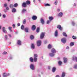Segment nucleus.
<instances>
[{"instance_id": "obj_46", "label": "nucleus", "mask_w": 77, "mask_h": 77, "mask_svg": "<svg viewBox=\"0 0 77 77\" xmlns=\"http://www.w3.org/2000/svg\"><path fill=\"white\" fill-rule=\"evenodd\" d=\"M39 31V28H37L36 30V32L37 33H38Z\"/></svg>"}, {"instance_id": "obj_27", "label": "nucleus", "mask_w": 77, "mask_h": 77, "mask_svg": "<svg viewBox=\"0 0 77 77\" xmlns=\"http://www.w3.org/2000/svg\"><path fill=\"white\" fill-rule=\"evenodd\" d=\"M74 45V42H71L70 44V47H72V46H73V45Z\"/></svg>"}, {"instance_id": "obj_62", "label": "nucleus", "mask_w": 77, "mask_h": 77, "mask_svg": "<svg viewBox=\"0 0 77 77\" xmlns=\"http://www.w3.org/2000/svg\"><path fill=\"white\" fill-rule=\"evenodd\" d=\"M1 28H2V26H0V29H1Z\"/></svg>"}, {"instance_id": "obj_63", "label": "nucleus", "mask_w": 77, "mask_h": 77, "mask_svg": "<svg viewBox=\"0 0 77 77\" xmlns=\"http://www.w3.org/2000/svg\"><path fill=\"white\" fill-rule=\"evenodd\" d=\"M38 77H41V75H39Z\"/></svg>"}, {"instance_id": "obj_9", "label": "nucleus", "mask_w": 77, "mask_h": 77, "mask_svg": "<svg viewBox=\"0 0 77 77\" xmlns=\"http://www.w3.org/2000/svg\"><path fill=\"white\" fill-rule=\"evenodd\" d=\"M54 35L55 37H57V36H58V31L57 30L55 32Z\"/></svg>"}, {"instance_id": "obj_4", "label": "nucleus", "mask_w": 77, "mask_h": 77, "mask_svg": "<svg viewBox=\"0 0 77 77\" xmlns=\"http://www.w3.org/2000/svg\"><path fill=\"white\" fill-rule=\"evenodd\" d=\"M30 68L32 70H34L35 69V66L33 64H31L30 65Z\"/></svg>"}, {"instance_id": "obj_35", "label": "nucleus", "mask_w": 77, "mask_h": 77, "mask_svg": "<svg viewBox=\"0 0 77 77\" xmlns=\"http://www.w3.org/2000/svg\"><path fill=\"white\" fill-rule=\"evenodd\" d=\"M27 10H26V9H23L22 11V13H24V12H26V11Z\"/></svg>"}, {"instance_id": "obj_43", "label": "nucleus", "mask_w": 77, "mask_h": 77, "mask_svg": "<svg viewBox=\"0 0 77 77\" xmlns=\"http://www.w3.org/2000/svg\"><path fill=\"white\" fill-rule=\"evenodd\" d=\"M26 20L25 19L23 21V24H26Z\"/></svg>"}, {"instance_id": "obj_31", "label": "nucleus", "mask_w": 77, "mask_h": 77, "mask_svg": "<svg viewBox=\"0 0 77 77\" xmlns=\"http://www.w3.org/2000/svg\"><path fill=\"white\" fill-rule=\"evenodd\" d=\"M73 68H74L75 69H77V64H75L74 65Z\"/></svg>"}, {"instance_id": "obj_57", "label": "nucleus", "mask_w": 77, "mask_h": 77, "mask_svg": "<svg viewBox=\"0 0 77 77\" xmlns=\"http://www.w3.org/2000/svg\"><path fill=\"white\" fill-rule=\"evenodd\" d=\"M60 9H58L57 10V11H60Z\"/></svg>"}, {"instance_id": "obj_64", "label": "nucleus", "mask_w": 77, "mask_h": 77, "mask_svg": "<svg viewBox=\"0 0 77 77\" xmlns=\"http://www.w3.org/2000/svg\"><path fill=\"white\" fill-rule=\"evenodd\" d=\"M12 58L11 57H10V59H12Z\"/></svg>"}, {"instance_id": "obj_17", "label": "nucleus", "mask_w": 77, "mask_h": 77, "mask_svg": "<svg viewBox=\"0 0 77 77\" xmlns=\"http://www.w3.org/2000/svg\"><path fill=\"white\" fill-rule=\"evenodd\" d=\"M32 19L33 20H35L37 19V17L36 16H33L32 17Z\"/></svg>"}, {"instance_id": "obj_11", "label": "nucleus", "mask_w": 77, "mask_h": 77, "mask_svg": "<svg viewBox=\"0 0 77 77\" xmlns=\"http://www.w3.org/2000/svg\"><path fill=\"white\" fill-rule=\"evenodd\" d=\"M72 60H75L76 62H77V57L73 56L72 57Z\"/></svg>"}, {"instance_id": "obj_3", "label": "nucleus", "mask_w": 77, "mask_h": 77, "mask_svg": "<svg viewBox=\"0 0 77 77\" xmlns=\"http://www.w3.org/2000/svg\"><path fill=\"white\" fill-rule=\"evenodd\" d=\"M37 46L39 47L41 45V40H38L37 42Z\"/></svg>"}, {"instance_id": "obj_18", "label": "nucleus", "mask_w": 77, "mask_h": 77, "mask_svg": "<svg viewBox=\"0 0 77 77\" xmlns=\"http://www.w3.org/2000/svg\"><path fill=\"white\" fill-rule=\"evenodd\" d=\"M17 44L19 45H21V41L20 40H18L17 41Z\"/></svg>"}, {"instance_id": "obj_36", "label": "nucleus", "mask_w": 77, "mask_h": 77, "mask_svg": "<svg viewBox=\"0 0 77 77\" xmlns=\"http://www.w3.org/2000/svg\"><path fill=\"white\" fill-rule=\"evenodd\" d=\"M31 39H34V36L33 35H31L30 36Z\"/></svg>"}, {"instance_id": "obj_26", "label": "nucleus", "mask_w": 77, "mask_h": 77, "mask_svg": "<svg viewBox=\"0 0 77 77\" xmlns=\"http://www.w3.org/2000/svg\"><path fill=\"white\" fill-rule=\"evenodd\" d=\"M32 49H35V45L34 44H32L31 46Z\"/></svg>"}, {"instance_id": "obj_37", "label": "nucleus", "mask_w": 77, "mask_h": 77, "mask_svg": "<svg viewBox=\"0 0 77 77\" xmlns=\"http://www.w3.org/2000/svg\"><path fill=\"white\" fill-rule=\"evenodd\" d=\"M12 27H9L8 28L9 30H10L11 32H12Z\"/></svg>"}, {"instance_id": "obj_50", "label": "nucleus", "mask_w": 77, "mask_h": 77, "mask_svg": "<svg viewBox=\"0 0 77 77\" xmlns=\"http://www.w3.org/2000/svg\"><path fill=\"white\" fill-rule=\"evenodd\" d=\"M5 38L6 39H8V37L7 35L5 36Z\"/></svg>"}, {"instance_id": "obj_29", "label": "nucleus", "mask_w": 77, "mask_h": 77, "mask_svg": "<svg viewBox=\"0 0 77 77\" xmlns=\"http://www.w3.org/2000/svg\"><path fill=\"white\" fill-rule=\"evenodd\" d=\"M65 75V72H62V77H64Z\"/></svg>"}, {"instance_id": "obj_23", "label": "nucleus", "mask_w": 77, "mask_h": 77, "mask_svg": "<svg viewBox=\"0 0 77 77\" xmlns=\"http://www.w3.org/2000/svg\"><path fill=\"white\" fill-rule=\"evenodd\" d=\"M33 60L34 62H37L38 60V58L37 57H35L33 59Z\"/></svg>"}, {"instance_id": "obj_34", "label": "nucleus", "mask_w": 77, "mask_h": 77, "mask_svg": "<svg viewBox=\"0 0 77 77\" xmlns=\"http://www.w3.org/2000/svg\"><path fill=\"white\" fill-rule=\"evenodd\" d=\"M52 47V46H51V45H49L48 47V48L49 49L51 48Z\"/></svg>"}, {"instance_id": "obj_55", "label": "nucleus", "mask_w": 77, "mask_h": 77, "mask_svg": "<svg viewBox=\"0 0 77 77\" xmlns=\"http://www.w3.org/2000/svg\"><path fill=\"white\" fill-rule=\"evenodd\" d=\"M8 36L10 37H11V34H8Z\"/></svg>"}, {"instance_id": "obj_39", "label": "nucleus", "mask_w": 77, "mask_h": 77, "mask_svg": "<svg viewBox=\"0 0 77 77\" xmlns=\"http://www.w3.org/2000/svg\"><path fill=\"white\" fill-rule=\"evenodd\" d=\"M18 4L17 3L15 4L14 5V8H16V7H17L18 6Z\"/></svg>"}, {"instance_id": "obj_28", "label": "nucleus", "mask_w": 77, "mask_h": 77, "mask_svg": "<svg viewBox=\"0 0 77 77\" xmlns=\"http://www.w3.org/2000/svg\"><path fill=\"white\" fill-rule=\"evenodd\" d=\"M14 5H13V4H11L9 6V7H10V8H11V9H12V8H14Z\"/></svg>"}, {"instance_id": "obj_42", "label": "nucleus", "mask_w": 77, "mask_h": 77, "mask_svg": "<svg viewBox=\"0 0 77 77\" xmlns=\"http://www.w3.org/2000/svg\"><path fill=\"white\" fill-rule=\"evenodd\" d=\"M21 29L22 30H24V25H22L21 26Z\"/></svg>"}, {"instance_id": "obj_58", "label": "nucleus", "mask_w": 77, "mask_h": 77, "mask_svg": "<svg viewBox=\"0 0 77 77\" xmlns=\"http://www.w3.org/2000/svg\"><path fill=\"white\" fill-rule=\"evenodd\" d=\"M54 4H55V5H57V2H56V1L55 2Z\"/></svg>"}, {"instance_id": "obj_59", "label": "nucleus", "mask_w": 77, "mask_h": 77, "mask_svg": "<svg viewBox=\"0 0 77 77\" xmlns=\"http://www.w3.org/2000/svg\"><path fill=\"white\" fill-rule=\"evenodd\" d=\"M2 17V14L0 13V17Z\"/></svg>"}, {"instance_id": "obj_61", "label": "nucleus", "mask_w": 77, "mask_h": 77, "mask_svg": "<svg viewBox=\"0 0 77 77\" xmlns=\"http://www.w3.org/2000/svg\"><path fill=\"white\" fill-rule=\"evenodd\" d=\"M33 2H34V3H35V0H33Z\"/></svg>"}, {"instance_id": "obj_5", "label": "nucleus", "mask_w": 77, "mask_h": 77, "mask_svg": "<svg viewBox=\"0 0 77 77\" xmlns=\"http://www.w3.org/2000/svg\"><path fill=\"white\" fill-rule=\"evenodd\" d=\"M44 36H45V33L44 32H42L40 35L41 39H43L44 37Z\"/></svg>"}, {"instance_id": "obj_20", "label": "nucleus", "mask_w": 77, "mask_h": 77, "mask_svg": "<svg viewBox=\"0 0 77 77\" xmlns=\"http://www.w3.org/2000/svg\"><path fill=\"white\" fill-rule=\"evenodd\" d=\"M63 15V13L62 12H60L58 14V16L60 17H62Z\"/></svg>"}, {"instance_id": "obj_52", "label": "nucleus", "mask_w": 77, "mask_h": 77, "mask_svg": "<svg viewBox=\"0 0 77 77\" xmlns=\"http://www.w3.org/2000/svg\"><path fill=\"white\" fill-rule=\"evenodd\" d=\"M17 25L18 26H20V23H18V24H17Z\"/></svg>"}, {"instance_id": "obj_40", "label": "nucleus", "mask_w": 77, "mask_h": 77, "mask_svg": "<svg viewBox=\"0 0 77 77\" xmlns=\"http://www.w3.org/2000/svg\"><path fill=\"white\" fill-rule=\"evenodd\" d=\"M45 6H50V5L48 4H45Z\"/></svg>"}, {"instance_id": "obj_15", "label": "nucleus", "mask_w": 77, "mask_h": 77, "mask_svg": "<svg viewBox=\"0 0 77 77\" xmlns=\"http://www.w3.org/2000/svg\"><path fill=\"white\" fill-rule=\"evenodd\" d=\"M27 4H26V3L25 2H24L22 4V6L23 7H24V8H25V7H26L27 6Z\"/></svg>"}, {"instance_id": "obj_44", "label": "nucleus", "mask_w": 77, "mask_h": 77, "mask_svg": "<svg viewBox=\"0 0 77 77\" xmlns=\"http://www.w3.org/2000/svg\"><path fill=\"white\" fill-rule=\"evenodd\" d=\"M72 38L73 39H77V37L75 36H73Z\"/></svg>"}, {"instance_id": "obj_32", "label": "nucleus", "mask_w": 77, "mask_h": 77, "mask_svg": "<svg viewBox=\"0 0 77 77\" xmlns=\"http://www.w3.org/2000/svg\"><path fill=\"white\" fill-rule=\"evenodd\" d=\"M63 36H66V37L67 36V35H66V32H63Z\"/></svg>"}, {"instance_id": "obj_56", "label": "nucleus", "mask_w": 77, "mask_h": 77, "mask_svg": "<svg viewBox=\"0 0 77 77\" xmlns=\"http://www.w3.org/2000/svg\"><path fill=\"white\" fill-rule=\"evenodd\" d=\"M47 41H45L44 42L45 44H47Z\"/></svg>"}, {"instance_id": "obj_25", "label": "nucleus", "mask_w": 77, "mask_h": 77, "mask_svg": "<svg viewBox=\"0 0 77 77\" xmlns=\"http://www.w3.org/2000/svg\"><path fill=\"white\" fill-rule=\"evenodd\" d=\"M26 5H29L30 4V2L29 1H26Z\"/></svg>"}, {"instance_id": "obj_21", "label": "nucleus", "mask_w": 77, "mask_h": 77, "mask_svg": "<svg viewBox=\"0 0 77 77\" xmlns=\"http://www.w3.org/2000/svg\"><path fill=\"white\" fill-rule=\"evenodd\" d=\"M53 17H49V19L50 21H52L53 20Z\"/></svg>"}, {"instance_id": "obj_8", "label": "nucleus", "mask_w": 77, "mask_h": 77, "mask_svg": "<svg viewBox=\"0 0 77 77\" xmlns=\"http://www.w3.org/2000/svg\"><path fill=\"white\" fill-rule=\"evenodd\" d=\"M51 53H54H54H56V50L54 48H53L51 49Z\"/></svg>"}, {"instance_id": "obj_60", "label": "nucleus", "mask_w": 77, "mask_h": 77, "mask_svg": "<svg viewBox=\"0 0 77 77\" xmlns=\"http://www.w3.org/2000/svg\"><path fill=\"white\" fill-rule=\"evenodd\" d=\"M48 68L49 69H50V67L48 66Z\"/></svg>"}, {"instance_id": "obj_6", "label": "nucleus", "mask_w": 77, "mask_h": 77, "mask_svg": "<svg viewBox=\"0 0 77 77\" xmlns=\"http://www.w3.org/2000/svg\"><path fill=\"white\" fill-rule=\"evenodd\" d=\"M11 74L8 73L7 74L6 73H4L3 74V77H6L7 76H9V75H10Z\"/></svg>"}, {"instance_id": "obj_47", "label": "nucleus", "mask_w": 77, "mask_h": 77, "mask_svg": "<svg viewBox=\"0 0 77 77\" xmlns=\"http://www.w3.org/2000/svg\"><path fill=\"white\" fill-rule=\"evenodd\" d=\"M34 57H38V54H35L34 55Z\"/></svg>"}, {"instance_id": "obj_22", "label": "nucleus", "mask_w": 77, "mask_h": 77, "mask_svg": "<svg viewBox=\"0 0 77 77\" xmlns=\"http://www.w3.org/2000/svg\"><path fill=\"white\" fill-rule=\"evenodd\" d=\"M12 12H16V9L14 8H13L12 9Z\"/></svg>"}, {"instance_id": "obj_1", "label": "nucleus", "mask_w": 77, "mask_h": 77, "mask_svg": "<svg viewBox=\"0 0 77 77\" xmlns=\"http://www.w3.org/2000/svg\"><path fill=\"white\" fill-rule=\"evenodd\" d=\"M5 8H6V9H4V12L5 13H6V12H8V11L9 10V8L8 6V4L5 3L4 5Z\"/></svg>"}, {"instance_id": "obj_2", "label": "nucleus", "mask_w": 77, "mask_h": 77, "mask_svg": "<svg viewBox=\"0 0 77 77\" xmlns=\"http://www.w3.org/2000/svg\"><path fill=\"white\" fill-rule=\"evenodd\" d=\"M61 42L63 44H65L66 43V38H63L61 39Z\"/></svg>"}, {"instance_id": "obj_12", "label": "nucleus", "mask_w": 77, "mask_h": 77, "mask_svg": "<svg viewBox=\"0 0 77 77\" xmlns=\"http://www.w3.org/2000/svg\"><path fill=\"white\" fill-rule=\"evenodd\" d=\"M2 31L3 32L5 33H7V31L5 30V27H3L2 28Z\"/></svg>"}, {"instance_id": "obj_13", "label": "nucleus", "mask_w": 77, "mask_h": 77, "mask_svg": "<svg viewBox=\"0 0 77 77\" xmlns=\"http://www.w3.org/2000/svg\"><path fill=\"white\" fill-rule=\"evenodd\" d=\"M49 56L51 57H54L55 54L53 53H50L49 54Z\"/></svg>"}, {"instance_id": "obj_14", "label": "nucleus", "mask_w": 77, "mask_h": 77, "mask_svg": "<svg viewBox=\"0 0 77 77\" xmlns=\"http://www.w3.org/2000/svg\"><path fill=\"white\" fill-rule=\"evenodd\" d=\"M29 28L28 27H26L25 28V32H26V33H27L28 32H29Z\"/></svg>"}, {"instance_id": "obj_48", "label": "nucleus", "mask_w": 77, "mask_h": 77, "mask_svg": "<svg viewBox=\"0 0 77 77\" xmlns=\"http://www.w3.org/2000/svg\"><path fill=\"white\" fill-rule=\"evenodd\" d=\"M3 54H7V52H4L3 53Z\"/></svg>"}, {"instance_id": "obj_30", "label": "nucleus", "mask_w": 77, "mask_h": 77, "mask_svg": "<svg viewBox=\"0 0 77 77\" xmlns=\"http://www.w3.org/2000/svg\"><path fill=\"white\" fill-rule=\"evenodd\" d=\"M56 71V67H53L52 68V72H54Z\"/></svg>"}, {"instance_id": "obj_41", "label": "nucleus", "mask_w": 77, "mask_h": 77, "mask_svg": "<svg viewBox=\"0 0 77 77\" xmlns=\"http://www.w3.org/2000/svg\"><path fill=\"white\" fill-rule=\"evenodd\" d=\"M51 21L50 20H48L47 22V24H50V23Z\"/></svg>"}, {"instance_id": "obj_54", "label": "nucleus", "mask_w": 77, "mask_h": 77, "mask_svg": "<svg viewBox=\"0 0 77 77\" xmlns=\"http://www.w3.org/2000/svg\"><path fill=\"white\" fill-rule=\"evenodd\" d=\"M56 77H60V76H59V75H57Z\"/></svg>"}, {"instance_id": "obj_49", "label": "nucleus", "mask_w": 77, "mask_h": 77, "mask_svg": "<svg viewBox=\"0 0 77 77\" xmlns=\"http://www.w3.org/2000/svg\"><path fill=\"white\" fill-rule=\"evenodd\" d=\"M12 27H13V28H15V24H13Z\"/></svg>"}, {"instance_id": "obj_33", "label": "nucleus", "mask_w": 77, "mask_h": 77, "mask_svg": "<svg viewBox=\"0 0 77 77\" xmlns=\"http://www.w3.org/2000/svg\"><path fill=\"white\" fill-rule=\"evenodd\" d=\"M72 24L73 26H74L75 25V22L74 21H72Z\"/></svg>"}, {"instance_id": "obj_19", "label": "nucleus", "mask_w": 77, "mask_h": 77, "mask_svg": "<svg viewBox=\"0 0 77 77\" xmlns=\"http://www.w3.org/2000/svg\"><path fill=\"white\" fill-rule=\"evenodd\" d=\"M32 29L33 30H35V29H36V26H35V25H33L32 26Z\"/></svg>"}, {"instance_id": "obj_45", "label": "nucleus", "mask_w": 77, "mask_h": 77, "mask_svg": "<svg viewBox=\"0 0 77 77\" xmlns=\"http://www.w3.org/2000/svg\"><path fill=\"white\" fill-rule=\"evenodd\" d=\"M2 16L3 18H5L6 17V14H3Z\"/></svg>"}, {"instance_id": "obj_10", "label": "nucleus", "mask_w": 77, "mask_h": 77, "mask_svg": "<svg viewBox=\"0 0 77 77\" xmlns=\"http://www.w3.org/2000/svg\"><path fill=\"white\" fill-rule=\"evenodd\" d=\"M57 28H58V29H60V30H62V27L61 26H60V25H59L57 26Z\"/></svg>"}, {"instance_id": "obj_51", "label": "nucleus", "mask_w": 77, "mask_h": 77, "mask_svg": "<svg viewBox=\"0 0 77 77\" xmlns=\"http://www.w3.org/2000/svg\"><path fill=\"white\" fill-rule=\"evenodd\" d=\"M66 49H67V50H69V47L68 46H67Z\"/></svg>"}, {"instance_id": "obj_38", "label": "nucleus", "mask_w": 77, "mask_h": 77, "mask_svg": "<svg viewBox=\"0 0 77 77\" xmlns=\"http://www.w3.org/2000/svg\"><path fill=\"white\" fill-rule=\"evenodd\" d=\"M62 62L60 61H59L58 62V63L59 65H60H60H62Z\"/></svg>"}, {"instance_id": "obj_53", "label": "nucleus", "mask_w": 77, "mask_h": 77, "mask_svg": "<svg viewBox=\"0 0 77 77\" xmlns=\"http://www.w3.org/2000/svg\"><path fill=\"white\" fill-rule=\"evenodd\" d=\"M73 6H75V7L76 6V4H75V3H74L73 5Z\"/></svg>"}, {"instance_id": "obj_16", "label": "nucleus", "mask_w": 77, "mask_h": 77, "mask_svg": "<svg viewBox=\"0 0 77 77\" xmlns=\"http://www.w3.org/2000/svg\"><path fill=\"white\" fill-rule=\"evenodd\" d=\"M63 59L64 63H66L67 62V60H68V59H67V58L64 57L63 58Z\"/></svg>"}, {"instance_id": "obj_24", "label": "nucleus", "mask_w": 77, "mask_h": 77, "mask_svg": "<svg viewBox=\"0 0 77 77\" xmlns=\"http://www.w3.org/2000/svg\"><path fill=\"white\" fill-rule=\"evenodd\" d=\"M30 61L31 62H33V59L32 57H30L29 59Z\"/></svg>"}, {"instance_id": "obj_7", "label": "nucleus", "mask_w": 77, "mask_h": 77, "mask_svg": "<svg viewBox=\"0 0 77 77\" xmlns=\"http://www.w3.org/2000/svg\"><path fill=\"white\" fill-rule=\"evenodd\" d=\"M40 22L42 25H44L45 24V20L42 18L41 19Z\"/></svg>"}]
</instances>
